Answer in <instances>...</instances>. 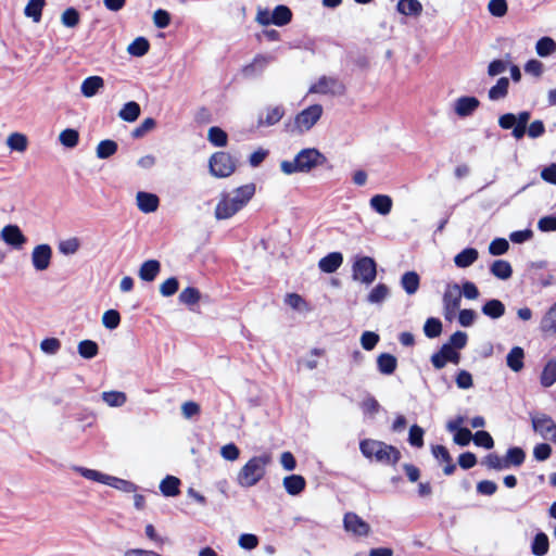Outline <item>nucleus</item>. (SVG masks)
Segmentation results:
<instances>
[{"label": "nucleus", "instance_id": "bf43d9fd", "mask_svg": "<svg viewBox=\"0 0 556 556\" xmlns=\"http://www.w3.org/2000/svg\"><path fill=\"white\" fill-rule=\"evenodd\" d=\"M507 366L514 371L521 369V348L515 346L507 355Z\"/></svg>", "mask_w": 556, "mask_h": 556}, {"label": "nucleus", "instance_id": "4be33fe9", "mask_svg": "<svg viewBox=\"0 0 556 556\" xmlns=\"http://www.w3.org/2000/svg\"><path fill=\"white\" fill-rule=\"evenodd\" d=\"M161 270V264L156 260H149L141 264L139 268V277L143 281H153Z\"/></svg>", "mask_w": 556, "mask_h": 556}, {"label": "nucleus", "instance_id": "7c9ffc66", "mask_svg": "<svg viewBox=\"0 0 556 556\" xmlns=\"http://www.w3.org/2000/svg\"><path fill=\"white\" fill-rule=\"evenodd\" d=\"M45 5L46 0H29L24 9V14L31 18L33 22L39 23Z\"/></svg>", "mask_w": 556, "mask_h": 556}, {"label": "nucleus", "instance_id": "9b49d317", "mask_svg": "<svg viewBox=\"0 0 556 556\" xmlns=\"http://www.w3.org/2000/svg\"><path fill=\"white\" fill-rule=\"evenodd\" d=\"M308 91L311 93L340 96L344 92V86L333 77L323 76L309 87Z\"/></svg>", "mask_w": 556, "mask_h": 556}, {"label": "nucleus", "instance_id": "cd10ccee", "mask_svg": "<svg viewBox=\"0 0 556 556\" xmlns=\"http://www.w3.org/2000/svg\"><path fill=\"white\" fill-rule=\"evenodd\" d=\"M535 52L541 58L551 56L556 52V41L548 36H544L536 41Z\"/></svg>", "mask_w": 556, "mask_h": 556}, {"label": "nucleus", "instance_id": "e2e57ef3", "mask_svg": "<svg viewBox=\"0 0 556 556\" xmlns=\"http://www.w3.org/2000/svg\"><path fill=\"white\" fill-rule=\"evenodd\" d=\"M488 10L493 16H504L507 12L506 0H490L488 4Z\"/></svg>", "mask_w": 556, "mask_h": 556}, {"label": "nucleus", "instance_id": "aec40b11", "mask_svg": "<svg viewBox=\"0 0 556 556\" xmlns=\"http://www.w3.org/2000/svg\"><path fill=\"white\" fill-rule=\"evenodd\" d=\"M104 87V80L100 76H90L84 79L80 86V91L84 97L91 98L96 96L100 89Z\"/></svg>", "mask_w": 556, "mask_h": 556}, {"label": "nucleus", "instance_id": "7ed1b4c3", "mask_svg": "<svg viewBox=\"0 0 556 556\" xmlns=\"http://www.w3.org/2000/svg\"><path fill=\"white\" fill-rule=\"evenodd\" d=\"M271 463V455L264 453L250 458L240 469L237 482L242 488H251L257 484L266 473V467Z\"/></svg>", "mask_w": 556, "mask_h": 556}, {"label": "nucleus", "instance_id": "b1692460", "mask_svg": "<svg viewBox=\"0 0 556 556\" xmlns=\"http://www.w3.org/2000/svg\"><path fill=\"white\" fill-rule=\"evenodd\" d=\"M283 488L290 495L300 494L306 485L305 479L300 475H291L283 478Z\"/></svg>", "mask_w": 556, "mask_h": 556}, {"label": "nucleus", "instance_id": "c85d7f7f", "mask_svg": "<svg viewBox=\"0 0 556 556\" xmlns=\"http://www.w3.org/2000/svg\"><path fill=\"white\" fill-rule=\"evenodd\" d=\"M549 549V541L548 536L544 532H539L535 534L532 543H531V552L534 556H544L548 553Z\"/></svg>", "mask_w": 556, "mask_h": 556}, {"label": "nucleus", "instance_id": "338daca9", "mask_svg": "<svg viewBox=\"0 0 556 556\" xmlns=\"http://www.w3.org/2000/svg\"><path fill=\"white\" fill-rule=\"evenodd\" d=\"M472 440L476 445L482 446L484 448H492L494 445V441L490 433L483 430L476 432V434L472 437Z\"/></svg>", "mask_w": 556, "mask_h": 556}, {"label": "nucleus", "instance_id": "1a4fd4ad", "mask_svg": "<svg viewBox=\"0 0 556 556\" xmlns=\"http://www.w3.org/2000/svg\"><path fill=\"white\" fill-rule=\"evenodd\" d=\"M377 276V265L374 258L363 256L353 264V278L365 285L374 282Z\"/></svg>", "mask_w": 556, "mask_h": 556}, {"label": "nucleus", "instance_id": "423d86ee", "mask_svg": "<svg viewBox=\"0 0 556 556\" xmlns=\"http://www.w3.org/2000/svg\"><path fill=\"white\" fill-rule=\"evenodd\" d=\"M529 417L534 433L546 441L556 443V422L549 415L533 410L529 413Z\"/></svg>", "mask_w": 556, "mask_h": 556}, {"label": "nucleus", "instance_id": "a19ab883", "mask_svg": "<svg viewBox=\"0 0 556 556\" xmlns=\"http://www.w3.org/2000/svg\"><path fill=\"white\" fill-rule=\"evenodd\" d=\"M492 275L496 278L506 280L511 276V266L508 262L503 260L495 261L490 268Z\"/></svg>", "mask_w": 556, "mask_h": 556}, {"label": "nucleus", "instance_id": "f03ea898", "mask_svg": "<svg viewBox=\"0 0 556 556\" xmlns=\"http://www.w3.org/2000/svg\"><path fill=\"white\" fill-rule=\"evenodd\" d=\"M326 156L315 148L302 149L293 160L280 162V169L285 175L298 173L307 174L316 167L325 165Z\"/></svg>", "mask_w": 556, "mask_h": 556}, {"label": "nucleus", "instance_id": "4468645a", "mask_svg": "<svg viewBox=\"0 0 556 556\" xmlns=\"http://www.w3.org/2000/svg\"><path fill=\"white\" fill-rule=\"evenodd\" d=\"M345 531L357 535L367 536L370 533V526L355 513H346L343 518Z\"/></svg>", "mask_w": 556, "mask_h": 556}, {"label": "nucleus", "instance_id": "603ef678", "mask_svg": "<svg viewBox=\"0 0 556 556\" xmlns=\"http://www.w3.org/2000/svg\"><path fill=\"white\" fill-rule=\"evenodd\" d=\"M200 298V291L193 287L184 289L179 294V301L189 306L197 304Z\"/></svg>", "mask_w": 556, "mask_h": 556}, {"label": "nucleus", "instance_id": "c9c22d12", "mask_svg": "<svg viewBox=\"0 0 556 556\" xmlns=\"http://www.w3.org/2000/svg\"><path fill=\"white\" fill-rule=\"evenodd\" d=\"M140 115V105L135 102L130 101L124 104V106L121 109L118 116L125 121V122H135Z\"/></svg>", "mask_w": 556, "mask_h": 556}, {"label": "nucleus", "instance_id": "2f4dec72", "mask_svg": "<svg viewBox=\"0 0 556 556\" xmlns=\"http://www.w3.org/2000/svg\"><path fill=\"white\" fill-rule=\"evenodd\" d=\"M498 124L504 129L513 128V135L516 139H521V119L517 122L514 114H504L500 117Z\"/></svg>", "mask_w": 556, "mask_h": 556}, {"label": "nucleus", "instance_id": "3c124183", "mask_svg": "<svg viewBox=\"0 0 556 556\" xmlns=\"http://www.w3.org/2000/svg\"><path fill=\"white\" fill-rule=\"evenodd\" d=\"M285 111L281 106L269 108L266 112L265 119H260V125L271 126L277 124L283 116Z\"/></svg>", "mask_w": 556, "mask_h": 556}, {"label": "nucleus", "instance_id": "6e6552de", "mask_svg": "<svg viewBox=\"0 0 556 556\" xmlns=\"http://www.w3.org/2000/svg\"><path fill=\"white\" fill-rule=\"evenodd\" d=\"M210 172L213 176L225 178L230 176L236 169V163L227 152L214 153L208 162Z\"/></svg>", "mask_w": 556, "mask_h": 556}, {"label": "nucleus", "instance_id": "4c0bfd02", "mask_svg": "<svg viewBox=\"0 0 556 556\" xmlns=\"http://www.w3.org/2000/svg\"><path fill=\"white\" fill-rule=\"evenodd\" d=\"M482 313L491 318H500L505 313L504 304L498 300H490L482 306Z\"/></svg>", "mask_w": 556, "mask_h": 556}, {"label": "nucleus", "instance_id": "69168bd1", "mask_svg": "<svg viewBox=\"0 0 556 556\" xmlns=\"http://www.w3.org/2000/svg\"><path fill=\"white\" fill-rule=\"evenodd\" d=\"M378 342L379 336L376 332L365 331L361 336V344L366 351L374 350Z\"/></svg>", "mask_w": 556, "mask_h": 556}, {"label": "nucleus", "instance_id": "79ce46f5", "mask_svg": "<svg viewBox=\"0 0 556 556\" xmlns=\"http://www.w3.org/2000/svg\"><path fill=\"white\" fill-rule=\"evenodd\" d=\"M397 10L404 15H417L422 11V5L418 0H400Z\"/></svg>", "mask_w": 556, "mask_h": 556}, {"label": "nucleus", "instance_id": "8fccbe9b", "mask_svg": "<svg viewBox=\"0 0 556 556\" xmlns=\"http://www.w3.org/2000/svg\"><path fill=\"white\" fill-rule=\"evenodd\" d=\"M99 348L94 341L84 340L78 344V353L81 357L90 359L98 354Z\"/></svg>", "mask_w": 556, "mask_h": 556}, {"label": "nucleus", "instance_id": "5fc2aeb1", "mask_svg": "<svg viewBox=\"0 0 556 556\" xmlns=\"http://www.w3.org/2000/svg\"><path fill=\"white\" fill-rule=\"evenodd\" d=\"M121 323V315L116 309L105 311L102 316V324L105 328L113 330L118 327Z\"/></svg>", "mask_w": 556, "mask_h": 556}, {"label": "nucleus", "instance_id": "58836bf2", "mask_svg": "<svg viewBox=\"0 0 556 556\" xmlns=\"http://www.w3.org/2000/svg\"><path fill=\"white\" fill-rule=\"evenodd\" d=\"M8 147L17 152H25L28 146L27 137L21 132H13L7 139Z\"/></svg>", "mask_w": 556, "mask_h": 556}, {"label": "nucleus", "instance_id": "4d7b16f0", "mask_svg": "<svg viewBox=\"0 0 556 556\" xmlns=\"http://www.w3.org/2000/svg\"><path fill=\"white\" fill-rule=\"evenodd\" d=\"M523 71L535 78H540L544 72V65L536 59H531L523 64Z\"/></svg>", "mask_w": 556, "mask_h": 556}, {"label": "nucleus", "instance_id": "13d9d810", "mask_svg": "<svg viewBox=\"0 0 556 556\" xmlns=\"http://www.w3.org/2000/svg\"><path fill=\"white\" fill-rule=\"evenodd\" d=\"M80 247V242L77 238H70L59 243V251L64 255L75 254Z\"/></svg>", "mask_w": 556, "mask_h": 556}, {"label": "nucleus", "instance_id": "9d476101", "mask_svg": "<svg viewBox=\"0 0 556 556\" xmlns=\"http://www.w3.org/2000/svg\"><path fill=\"white\" fill-rule=\"evenodd\" d=\"M462 301V291L458 285H448L443 294L444 316L446 319H452L456 311L459 308Z\"/></svg>", "mask_w": 556, "mask_h": 556}, {"label": "nucleus", "instance_id": "ea45409f", "mask_svg": "<svg viewBox=\"0 0 556 556\" xmlns=\"http://www.w3.org/2000/svg\"><path fill=\"white\" fill-rule=\"evenodd\" d=\"M292 13L290 9L286 5H278L273 11V15L270 16V21H273L274 25L283 26L291 21Z\"/></svg>", "mask_w": 556, "mask_h": 556}, {"label": "nucleus", "instance_id": "ddd939ff", "mask_svg": "<svg viewBox=\"0 0 556 556\" xmlns=\"http://www.w3.org/2000/svg\"><path fill=\"white\" fill-rule=\"evenodd\" d=\"M52 248L47 244H38L31 251V265L37 271H45L50 267L52 260Z\"/></svg>", "mask_w": 556, "mask_h": 556}, {"label": "nucleus", "instance_id": "dca6fc26", "mask_svg": "<svg viewBox=\"0 0 556 556\" xmlns=\"http://www.w3.org/2000/svg\"><path fill=\"white\" fill-rule=\"evenodd\" d=\"M447 362L459 363V354L452 349L451 344H443L439 352L431 356V363L437 369L443 368Z\"/></svg>", "mask_w": 556, "mask_h": 556}, {"label": "nucleus", "instance_id": "de8ad7c7", "mask_svg": "<svg viewBox=\"0 0 556 556\" xmlns=\"http://www.w3.org/2000/svg\"><path fill=\"white\" fill-rule=\"evenodd\" d=\"M80 22V14L75 8H67L61 14V23L68 28L76 27Z\"/></svg>", "mask_w": 556, "mask_h": 556}, {"label": "nucleus", "instance_id": "0eeeda50", "mask_svg": "<svg viewBox=\"0 0 556 556\" xmlns=\"http://www.w3.org/2000/svg\"><path fill=\"white\" fill-rule=\"evenodd\" d=\"M324 109L320 104H313L296 114L293 130L302 134L308 131L321 117Z\"/></svg>", "mask_w": 556, "mask_h": 556}, {"label": "nucleus", "instance_id": "20e7f679", "mask_svg": "<svg viewBox=\"0 0 556 556\" xmlns=\"http://www.w3.org/2000/svg\"><path fill=\"white\" fill-rule=\"evenodd\" d=\"M359 448L366 458L375 459L384 465H394L401 457V453L396 447L382 441L365 439L361 441Z\"/></svg>", "mask_w": 556, "mask_h": 556}, {"label": "nucleus", "instance_id": "0e129e2a", "mask_svg": "<svg viewBox=\"0 0 556 556\" xmlns=\"http://www.w3.org/2000/svg\"><path fill=\"white\" fill-rule=\"evenodd\" d=\"M509 243L504 238H496L489 244V252L492 255H502L507 252Z\"/></svg>", "mask_w": 556, "mask_h": 556}, {"label": "nucleus", "instance_id": "c03bdc74", "mask_svg": "<svg viewBox=\"0 0 556 556\" xmlns=\"http://www.w3.org/2000/svg\"><path fill=\"white\" fill-rule=\"evenodd\" d=\"M149 41L144 37H138L128 46L127 52L134 56H142L149 51Z\"/></svg>", "mask_w": 556, "mask_h": 556}, {"label": "nucleus", "instance_id": "a878e982", "mask_svg": "<svg viewBox=\"0 0 556 556\" xmlns=\"http://www.w3.org/2000/svg\"><path fill=\"white\" fill-rule=\"evenodd\" d=\"M420 285L419 275L416 271H406L401 278V286L408 295L415 294Z\"/></svg>", "mask_w": 556, "mask_h": 556}, {"label": "nucleus", "instance_id": "09e8293b", "mask_svg": "<svg viewBox=\"0 0 556 556\" xmlns=\"http://www.w3.org/2000/svg\"><path fill=\"white\" fill-rule=\"evenodd\" d=\"M59 140L61 144L66 148H75L79 141V134L77 130L67 128L59 135Z\"/></svg>", "mask_w": 556, "mask_h": 556}, {"label": "nucleus", "instance_id": "e433bc0d", "mask_svg": "<svg viewBox=\"0 0 556 556\" xmlns=\"http://www.w3.org/2000/svg\"><path fill=\"white\" fill-rule=\"evenodd\" d=\"M180 481L174 476H167L161 481L160 490L165 496H176L179 494Z\"/></svg>", "mask_w": 556, "mask_h": 556}, {"label": "nucleus", "instance_id": "2eb2a0df", "mask_svg": "<svg viewBox=\"0 0 556 556\" xmlns=\"http://www.w3.org/2000/svg\"><path fill=\"white\" fill-rule=\"evenodd\" d=\"M529 276L531 283L539 288L547 287L551 285L552 275L547 270L546 262L532 263L529 268Z\"/></svg>", "mask_w": 556, "mask_h": 556}, {"label": "nucleus", "instance_id": "f8f14e48", "mask_svg": "<svg viewBox=\"0 0 556 556\" xmlns=\"http://www.w3.org/2000/svg\"><path fill=\"white\" fill-rule=\"evenodd\" d=\"M0 239L14 250H22L27 243L26 236L17 225H7L0 231Z\"/></svg>", "mask_w": 556, "mask_h": 556}, {"label": "nucleus", "instance_id": "37998d69", "mask_svg": "<svg viewBox=\"0 0 556 556\" xmlns=\"http://www.w3.org/2000/svg\"><path fill=\"white\" fill-rule=\"evenodd\" d=\"M541 329L545 333H556V303L547 311L541 321Z\"/></svg>", "mask_w": 556, "mask_h": 556}, {"label": "nucleus", "instance_id": "a18cd8bd", "mask_svg": "<svg viewBox=\"0 0 556 556\" xmlns=\"http://www.w3.org/2000/svg\"><path fill=\"white\" fill-rule=\"evenodd\" d=\"M117 151V143L113 140L106 139L99 142L96 154L99 159H108L115 154Z\"/></svg>", "mask_w": 556, "mask_h": 556}, {"label": "nucleus", "instance_id": "680f3d73", "mask_svg": "<svg viewBox=\"0 0 556 556\" xmlns=\"http://www.w3.org/2000/svg\"><path fill=\"white\" fill-rule=\"evenodd\" d=\"M178 280L175 277H170L161 283L160 292L163 296H172L178 291Z\"/></svg>", "mask_w": 556, "mask_h": 556}, {"label": "nucleus", "instance_id": "412c9836", "mask_svg": "<svg viewBox=\"0 0 556 556\" xmlns=\"http://www.w3.org/2000/svg\"><path fill=\"white\" fill-rule=\"evenodd\" d=\"M343 262V256L340 252H332L323 257L319 263V269L324 273L331 274L334 273Z\"/></svg>", "mask_w": 556, "mask_h": 556}, {"label": "nucleus", "instance_id": "a211bd4d", "mask_svg": "<svg viewBox=\"0 0 556 556\" xmlns=\"http://www.w3.org/2000/svg\"><path fill=\"white\" fill-rule=\"evenodd\" d=\"M138 208L143 213L155 212L159 207L160 200L156 194L139 191L136 195Z\"/></svg>", "mask_w": 556, "mask_h": 556}, {"label": "nucleus", "instance_id": "393cba45", "mask_svg": "<svg viewBox=\"0 0 556 556\" xmlns=\"http://www.w3.org/2000/svg\"><path fill=\"white\" fill-rule=\"evenodd\" d=\"M377 367L382 375H392L397 367V359L390 353H381L377 357Z\"/></svg>", "mask_w": 556, "mask_h": 556}, {"label": "nucleus", "instance_id": "f257e3e1", "mask_svg": "<svg viewBox=\"0 0 556 556\" xmlns=\"http://www.w3.org/2000/svg\"><path fill=\"white\" fill-rule=\"evenodd\" d=\"M254 194V184H247L230 192L222 193L215 207V217L217 219H228L232 217L250 202Z\"/></svg>", "mask_w": 556, "mask_h": 556}, {"label": "nucleus", "instance_id": "bb28decb", "mask_svg": "<svg viewBox=\"0 0 556 556\" xmlns=\"http://www.w3.org/2000/svg\"><path fill=\"white\" fill-rule=\"evenodd\" d=\"M478 251L473 248H467L455 255L454 263L459 268H466L473 264L478 258Z\"/></svg>", "mask_w": 556, "mask_h": 556}, {"label": "nucleus", "instance_id": "6e6d98bb", "mask_svg": "<svg viewBox=\"0 0 556 556\" xmlns=\"http://www.w3.org/2000/svg\"><path fill=\"white\" fill-rule=\"evenodd\" d=\"M424 331L428 338H437L442 331V324L438 318H428L425 323Z\"/></svg>", "mask_w": 556, "mask_h": 556}, {"label": "nucleus", "instance_id": "49530a36", "mask_svg": "<svg viewBox=\"0 0 556 556\" xmlns=\"http://www.w3.org/2000/svg\"><path fill=\"white\" fill-rule=\"evenodd\" d=\"M207 139L215 147H225L228 136L222 128L214 126L208 129Z\"/></svg>", "mask_w": 556, "mask_h": 556}, {"label": "nucleus", "instance_id": "473e14b6", "mask_svg": "<svg viewBox=\"0 0 556 556\" xmlns=\"http://www.w3.org/2000/svg\"><path fill=\"white\" fill-rule=\"evenodd\" d=\"M101 397L110 407H121L127 402V395L122 391H104Z\"/></svg>", "mask_w": 556, "mask_h": 556}, {"label": "nucleus", "instance_id": "6ab92c4d", "mask_svg": "<svg viewBox=\"0 0 556 556\" xmlns=\"http://www.w3.org/2000/svg\"><path fill=\"white\" fill-rule=\"evenodd\" d=\"M275 60L273 55L258 54L254 60L243 67V74L247 77L262 73L265 67Z\"/></svg>", "mask_w": 556, "mask_h": 556}, {"label": "nucleus", "instance_id": "f704fd0d", "mask_svg": "<svg viewBox=\"0 0 556 556\" xmlns=\"http://www.w3.org/2000/svg\"><path fill=\"white\" fill-rule=\"evenodd\" d=\"M390 294V289L384 283H379L371 289L367 295V302L370 304H381Z\"/></svg>", "mask_w": 556, "mask_h": 556}, {"label": "nucleus", "instance_id": "774afa93", "mask_svg": "<svg viewBox=\"0 0 556 556\" xmlns=\"http://www.w3.org/2000/svg\"><path fill=\"white\" fill-rule=\"evenodd\" d=\"M552 455V447L548 443H538L533 448V456L538 462H544Z\"/></svg>", "mask_w": 556, "mask_h": 556}, {"label": "nucleus", "instance_id": "72a5a7b5", "mask_svg": "<svg viewBox=\"0 0 556 556\" xmlns=\"http://www.w3.org/2000/svg\"><path fill=\"white\" fill-rule=\"evenodd\" d=\"M509 80L506 77H502L497 80L496 85H494L488 93V97L491 101H497L506 97L508 92Z\"/></svg>", "mask_w": 556, "mask_h": 556}, {"label": "nucleus", "instance_id": "5701e85b", "mask_svg": "<svg viewBox=\"0 0 556 556\" xmlns=\"http://www.w3.org/2000/svg\"><path fill=\"white\" fill-rule=\"evenodd\" d=\"M370 207L380 215H388L392 210V199L387 194H376L369 201Z\"/></svg>", "mask_w": 556, "mask_h": 556}, {"label": "nucleus", "instance_id": "39448f33", "mask_svg": "<svg viewBox=\"0 0 556 556\" xmlns=\"http://www.w3.org/2000/svg\"><path fill=\"white\" fill-rule=\"evenodd\" d=\"M73 470L88 480L110 485L116 490L126 493H131L137 490V485L130 481L109 476L94 469H89L81 466H74Z\"/></svg>", "mask_w": 556, "mask_h": 556}, {"label": "nucleus", "instance_id": "052dcab7", "mask_svg": "<svg viewBox=\"0 0 556 556\" xmlns=\"http://www.w3.org/2000/svg\"><path fill=\"white\" fill-rule=\"evenodd\" d=\"M326 352L324 349L314 348L309 351V356L305 361H303L304 366L313 370L318 366V358L325 356Z\"/></svg>", "mask_w": 556, "mask_h": 556}, {"label": "nucleus", "instance_id": "f3484780", "mask_svg": "<svg viewBox=\"0 0 556 556\" xmlns=\"http://www.w3.org/2000/svg\"><path fill=\"white\" fill-rule=\"evenodd\" d=\"M479 105L480 101L476 97H460L454 102V112L459 117H467L471 115Z\"/></svg>", "mask_w": 556, "mask_h": 556}, {"label": "nucleus", "instance_id": "864d4df0", "mask_svg": "<svg viewBox=\"0 0 556 556\" xmlns=\"http://www.w3.org/2000/svg\"><path fill=\"white\" fill-rule=\"evenodd\" d=\"M482 465L486 466L490 469L503 470L507 469V463L504 457H501L494 453L486 455L482 462Z\"/></svg>", "mask_w": 556, "mask_h": 556}, {"label": "nucleus", "instance_id": "c756f323", "mask_svg": "<svg viewBox=\"0 0 556 556\" xmlns=\"http://www.w3.org/2000/svg\"><path fill=\"white\" fill-rule=\"evenodd\" d=\"M540 382L544 388H549L556 382V359L555 358L549 359L545 364V366L541 372Z\"/></svg>", "mask_w": 556, "mask_h": 556}]
</instances>
